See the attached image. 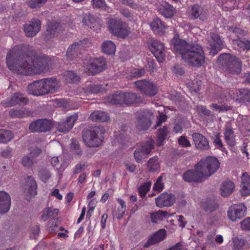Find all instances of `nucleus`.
<instances>
[{
	"mask_svg": "<svg viewBox=\"0 0 250 250\" xmlns=\"http://www.w3.org/2000/svg\"><path fill=\"white\" fill-rule=\"evenodd\" d=\"M42 152V149L39 147H36L33 150L30 151L29 155L34 160L35 158L37 157Z\"/></svg>",
	"mask_w": 250,
	"mask_h": 250,
	"instance_id": "nucleus-63",
	"label": "nucleus"
},
{
	"mask_svg": "<svg viewBox=\"0 0 250 250\" xmlns=\"http://www.w3.org/2000/svg\"><path fill=\"white\" fill-rule=\"evenodd\" d=\"M61 30L60 23L55 21H48L47 23L46 35L49 38L54 37Z\"/></svg>",
	"mask_w": 250,
	"mask_h": 250,
	"instance_id": "nucleus-30",
	"label": "nucleus"
},
{
	"mask_svg": "<svg viewBox=\"0 0 250 250\" xmlns=\"http://www.w3.org/2000/svg\"><path fill=\"white\" fill-rule=\"evenodd\" d=\"M10 205V195L4 191H0V213H6L9 210Z\"/></svg>",
	"mask_w": 250,
	"mask_h": 250,
	"instance_id": "nucleus-23",
	"label": "nucleus"
},
{
	"mask_svg": "<svg viewBox=\"0 0 250 250\" xmlns=\"http://www.w3.org/2000/svg\"><path fill=\"white\" fill-rule=\"evenodd\" d=\"M245 244V240L238 237L232 239V246L233 250H243Z\"/></svg>",
	"mask_w": 250,
	"mask_h": 250,
	"instance_id": "nucleus-43",
	"label": "nucleus"
},
{
	"mask_svg": "<svg viewBox=\"0 0 250 250\" xmlns=\"http://www.w3.org/2000/svg\"><path fill=\"white\" fill-rule=\"evenodd\" d=\"M162 179L163 177L161 176H159L157 179L156 182L155 183L153 187V188L155 190L160 191L164 188V184L162 183Z\"/></svg>",
	"mask_w": 250,
	"mask_h": 250,
	"instance_id": "nucleus-57",
	"label": "nucleus"
},
{
	"mask_svg": "<svg viewBox=\"0 0 250 250\" xmlns=\"http://www.w3.org/2000/svg\"><path fill=\"white\" fill-rule=\"evenodd\" d=\"M183 60L192 66L199 67L202 65L205 62V57L202 46L198 44H192Z\"/></svg>",
	"mask_w": 250,
	"mask_h": 250,
	"instance_id": "nucleus-5",
	"label": "nucleus"
},
{
	"mask_svg": "<svg viewBox=\"0 0 250 250\" xmlns=\"http://www.w3.org/2000/svg\"><path fill=\"white\" fill-rule=\"evenodd\" d=\"M108 24L109 31L114 36L125 38L128 35L129 31L126 24L121 20L110 19Z\"/></svg>",
	"mask_w": 250,
	"mask_h": 250,
	"instance_id": "nucleus-7",
	"label": "nucleus"
},
{
	"mask_svg": "<svg viewBox=\"0 0 250 250\" xmlns=\"http://www.w3.org/2000/svg\"><path fill=\"white\" fill-rule=\"evenodd\" d=\"M24 193L26 194V199L29 201L31 198L37 194V185L33 177L28 176L24 185Z\"/></svg>",
	"mask_w": 250,
	"mask_h": 250,
	"instance_id": "nucleus-20",
	"label": "nucleus"
},
{
	"mask_svg": "<svg viewBox=\"0 0 250 250\" xmlns=\"http://www.w3.org/2000/svg\"><path fill=\"white\" fill-rule=\"evenodd\" d=\"M81 43L82 42H75L68 47L66 57L67 59L74 60L79 57L81 54Z\"/></svg>",
	"mask_w": 250,
	"mask_h": 250,
	"instance_id": "nucleus-22",
	"label": "nucleus"
},
{
	"mask_svg": "<svg viewBox=\"0 0 250 250\" xmlns=\"http://www.w3.org/2000/svg\"><path fill=\"white\" fill-rule=\"evenodd\" d=\"M59 87L58 81L55 78H46L35 81L27 86L29 94L40 96L55 93Z\"/></svg>",
	"mask_w": 250,
	"mask_h": 250,
	"instance_id": "nucleus-2",
	"label": "nucleus"
},
{
	"mask_svg": "<svg viewBox=\"0 0 250 250\" xmlns=\"http://www.w3.org/2000/svg\"><path fill=\"white\" fill-rule=\"evenodd\" d=\"M238 45L244 50L250 49V41L248 40L239 41L237 42Z\"/></svg>",
	"mask_w": 250,
	"mask_h": 250,
	"instance_id": "nucleus-60",
	"label": "nucleus"
},
{
	"mask_svg": "<svg viewBox=\"0 0 250 250\" xmlns=\"http://www.w3.org/2000/svg\"><path fill=\"white\" fill-rule=\"evenodd\" d=\"M175 51L181 55L182 59L184 58L185 54H187L192 44L188 43L185 40L180 39L176 36L171 40Z\"/></svg>",
	"mask_w": 250,
	"mask_h": 250,
	"instance_id": "nucleus-16",
	"label": "nucleus"
},
{
	"mask_svg": "<svg viewBox=\"0 0 250 250\" xmlns=\"http://www.w3.org/2000/svg\"><path fill=\"white\" fill-rule=\"evenodd\" d=\"M242 184H250V176L246 172H244L241 177Z\"/></svg>",
	"mask_w": 250,
	"mask_h": 250,
	"instance_id": "nucleus-64",
	"label": "nucleus"
},
{
	"mask_svg": "<svg viewBox=\"0 0 250 250\" xmlns=\"http://www.w3.org/2000/svg\"><path fill=\"white\" fill-rule=\"evenodd\" d=\"M124 104H140L143 102V99L136 93L125 92H123Z\"/></svg>",
	"mask_w": 250,
	"mask_h": 250,
	"instance_id": "nucleus-25",
	"label": "nucleus"
},
{
	"mask_svg": "<svg viewBox=\"0 0 250 250\" xmlns=\"http://www.w3.org/2000/svg\"><path fill=\"white\" fill-rule=\"evenodd\" d=\"M151 183L150 182L145 183L138 188V192L141 197H144L147 191L149 190Z\"/></svg>",
	"mask_w": 250,
	"mask_h": 250,
	"instance_id": "nucleus-45",
	"label": "nucleus"
},
{
	"mask_svg": "<svg viewBox=\"0 0 250 250\" xmlns=\"http://www.w3.org/2000/svg\"><path fill=\"white\" fill-rule=\"evenodd\" d=\"M172 73L177 76H181L184 74L185 71L182 67L178 64H175L172 69Z\"/></svg>",
	"mask_w": 250,
	"mask_h": 250,
	"instance_id": "nucleus-56",
	"label": "nucleus"
},
{
	"mask_svg": "<svg viewBox=\"0 0 250 250\" xmlns=\"http://www.w3.org/2000/svg\"><path fill=\"white\" fill-rule=\"evenodd\" d=\"M150 25L154 32L161 35L163 34L166 28L164 23L159 18L154 19Z\"/></svg>",
	"mask_w": 250,
	"mask_h": 250,
	"instance_id": "nucleus-32",
	"label": "nucleus"
},
{
	"mask_svg": "<svg viewBox=\"0 0 250 250\" xmlns=\"http://www.w3.org/2000/svg\"><path fill=\"white\" fill-rule=\"evenodd\" d=\"M102 50L106 54H112L115 52L116 46L112 42L106 41L103 43Z\"/></svg>",
	"mask_w": 250,
	"mask_h": 250,
	"instance_id": "nucleus-40",
	"label": "nucleus"
},
{
	"mask_svg": "<svg viewBox=\"0 0 250 250\" xmlns=\"http://www.w3.org/2000/svg\"><path fill=\"white\" fill-rule=\"evenodd\" d=\"M203 11V8L199 4L193 5L189 10L190 18L193 20L199 19L202 21L206 20L207 17L202 13Z\"/></svg>",
	"mask_w": 250,
	"mask_h": 250,
	"instance_id": "nucleus-26",
	"label": "nucleus"
},
{
	"mask_svg": "<svg viewBox=\"0 0 250 250\" xmlns=\"http://www.w3.org/2000/svg\"><path fill=\"white\" fill-rule=\"evenodd\" d=\"M63 79L64 82L68 83L78 81L80 77L74 71H67L64 73Z\"/></svg>",
	"mask_w": 250,
	"mask_h": 250,
	"instance_id": "nucleus-39",
	"label": "nucleus"
},
{
	"mask_svg": "<svg viewBox=\"0 0 250 250\" xmlns=\"http://www.w3.org/2000/svg\"><path fill=\"white\" fill-rule=\"evenodd\" d=\"M193 140L197 148L202 150H207L210 149L208 140L202 134L199 133H194L192 135Z\"/></svg>",
	"mask_w": 250,
	"mask_h": 250,
	"instance_id": "nucleus-21",
	"label": "nucleus"
},
{
	"mask_svg": "<svg viewBox=\"0 0 250 250\" xmlns=\"http://www.w3.org/2000/svg\"><path fill=\"white\" fill-rule=\"evenodd\" d=\"M166 235L165 229H160L151 236L145 244L144 247L147 248L152 245H154L164 240Z\"/></svg>",
	"mask_w": 250,
	"mask_h": 250,
	"instance_id": "nucleus-24",
	"label": "nucleus"
},
{
	"mask_svg": "<svg viewBox=\"0 0 250 250\" xmlns=\"http://www.w3.org/2000/svg\"><path fill=\"white\" fill-rule=\"evenodd\" d=\"M168 214V212L166 211L159 210L157 212L151 213L150 220L153 223H156L159 221H162Z\"/></svg>",
	"mask_w": 250,
	"mask_h": 250,
	"instance_id": "nucleus-37",
	"label": "nucleus"
},
{
	"mask_svg": "<svg viewBox=\"0 0 250 250\" xmlns=\"http://www.w3.org/2000/svg\"><path fill=\"white\" fill-rule=\"evenodd\" d=\"M89 118L96 122H105L109 120L108 114L104 111H95L91 113Z\"/></svg>",
	"mask_w": 250,
	"mask_h": 250,
	"instance_id": "nucleus-29",
	"label": "nucleus"
},
{
	"mask_svg": "<svg viewBox=\"0 0 250 250\" xmlns=\"http://www.w3.org/2000/svg\"><path fill=\"white\" fill-rule=\"evenodd\" d=\"M9 113L12 118H22L25 115V111L21 109H12Z\"/></svg>",
	"mask_w": 250,
	"mask_h": 250,
	"instance_id": "nucleus-50",
	"label": "nucleus"
},
{
	"mask_svg": "<svg viewBox=\"0 0 250 250\" xmlns=\"http://www.w3.org/2000/svg\"><path fill=\"white\" fill-rule=\"evenodd\" d=\"M154 141L150 138L148 139L146 143L141 148L136 150L134 152V156L137 163H140L145 155H147L154 149Z\"/></svg>",
	"mask_w": 250,
	"mask_h": 250,
	"instance_id": "nucleus-14",
	"label": "nucleus"
},
{
	"mask_svg": "<svg viewBox=\"0 0 250 250\" xmlns=\"http://www.w3.org/2000/svg\"><path fill=\"white\" fill-rule=\"evenodd\" d=\"M247 208L243 204H234L231 206L228 211L229 219L232 221L240 219L246 214Z\"/></svg>",
	"mask_w": 250,
	"mask_h": 250,
	"instance_id": "nucleus-11",
	"label": "nucleus"
},
{
	"mask_svg": "<svg viewBox=\"0 0 250 250\" xmlns=\"http://www.w3.org/2000/svg\"><path fill=\"white\" fill-rule=\"evenodd\" d=\"M153 113L147 109L144 110L138 118L136 127L138 130H146L151 124V120L153 119Z\"/></svg>",
	"mask_w": 250,
	"mask_h": 250,
	"instance_id": "nucleus-12",
	"label": "nucleus"
},
{
	"mask_svg": "<svg viewBox=\"0 0 250 250\" xmlns=\"http://www.w3.org/2000/svg\"><path fill=\"white\" fill-rule=\"evenodd\" d=\"M134 84L140 92L148 97H153L158 92L157 86L152 82L146 79L137 81Z\"/></svg>",
	"mask_w": 250,
	"mask_h": 250,
	"instance_id": "nucleus-9",
	"label": "nucleus"
},
{
	"mask_svg": "<svg viewBox=\"0 0 250 250\" xmlns=\"http://www.w3.org/2000/svg\"><path fill=\"white\" fill-rule=\"evenodd\" d=\"M196 109L199 114H202L204 116L211 118L214 117V115L211 113V111L207 109L206 106L202 105H198L196 106Z\"/></svg>",
	"mask_w": 250,
	"mask_h": 250,
	"instance_id": "nucleus-48",
	"label": "nucleus"
},
{
	"mask_svg": "<svg viewBox=\"0 0 250 250\" xmlns=\"http://www.w3.org/2000/svg\"><path fill=\"white\" fill-rule=\"evenodd\" d=\"M58 209H51L50 208H46L42 211V218L44 221H45L50 218L56 217L58 215Z\"/></svg>",
	"mask_w": 250,
	"mask_h": 250,
	"instance_id": "nucleus-36",
	"label": "nucleus"
},
{
	"mask_svg": "<svg viewBox=\"0 0 250 250\" xmlns=\"http://www.w3.org/2000/svg\"><path fill=\"white\" fill-rule=\"evenodd\" d=\"M78 118V114H74L69 116L65 120L55 123L54 125L58 131L66 133L72 129Z\"/></svg>",
	"mask_w": 250,
	"mask_h": 250,
	"instance_id": "nucleus-13",
	"label": "nucleus"
},
{
	"mask_svg": "<svg viewBox=\"0 0 250 250\" xmlns=\"http://www.w3.org/2000/svg\"><path fill=\"white\" fill-rule=\"evenodd\" d=\"M47 1V0H30L28 2V4L30 8H36L42 6Z\"/></svg>",
	"mask_w": 250,
	"mask_h": 250,
	"instance_id": "nucleus-51",
	"label": "nucleus"
},
{
	"mask_svg": "<svg viewBox=\"0 0 250 250\" xmlns=\"http://www.w3.org/2000/svg\"><path fill=\"white\" fill-rule=\"evenodd\" d=\"M198 164L206 179L213 175L219 169L220 165L219 160L212 156L201 159Z\"/></svg>",
	"mask_w": 250,
	"mask_h": 250,
	"instance_id": "nucleus-6",
	"label": "nucleus"
},
{
	"mask_svg": "<svg viewBox=\"0 0 250 250\" xmlns=\"http://www.w3.org/2000/svg\"><path fill=\"white\" fill-rule=\"evenodd\" d=\"M21 164L26 167H30L33 165V159L29 155L24 156L21 159Z\"/></svg>",
	"mask_w": 250,
	"mask_h": 250,
	"instance_id": "nucleus-52",
	"label": "nucleus"
},
{
	"mask_svg": "<svg viewBox=\"0 0 250 250\" xmlns=\"http://www.w3.org/2000/svg\"><path fill=\"white\" fill-rule=\"evenodd\" d=\"M41 28V21L38 19H33L24 25V31L26 36L32 37L40 31Z\"/></svg>",
	"mask_w": 250,
	"mask_h": 250,
	"instance_id": "nucleus-17",
	"label": "nucleus"
},
{
	"mask_svg": "<svg viewBox=\"0 0 250 250\" xmlns=\"http://www.w3.org/2000/svg\"><path fill=\"white\" fill-rule=\"evenodd\" d=\"M178 143L183 147L190 146L191 145L189 141L184 136H182L179 138Z\"/></svg>",
	"mask_w": 250,
	"mask_h": 250,
	"instance_id": "nucleus-61",
	"label": "nucleus"
},
{
	"mask_svg": "<svg viewBox=\"0 0 250 250\" xmlns=\"http://www.w3.org/2000/svg\"><path fill=\"white\" fill-rule=\"evenodd\" d=\"M14 137L11 131L0 129V144H6L10 142Z\"/></svg>",
	"mask_w": 250,
	"mask_h": 250,
	"instance_id": "nucleus-34",
	"label": "nucleus"
},
{
	"mask_svg": "<svg viewBox=\"0 0 250 250\" xmlns=\"http://www.w3.org/2000/svg\"><path fill=\"white\" fill-rule=\"evenodd\" d=\"M123 92L117 91L111 95H109L107 98V101L113 104H123L124 98Z\"/></svg>",
	"mask_w": 250,
	"mask_h": 250,
	"instance_id": "nucleus-31",
	"label": "nucleus"
},
{
	"mask_svg": "<svg viewBox=\"0 0 250 250\" xmlns=\"http://www.w3.org/2000/svg\"><path fill=\"white\" fill-rule=\"evenodd\" d=\"M234 188L235 185L232 181L230 180L224 181L220 188L221 195L224 197L229 196L233 192Z\"/></svg>",
	"mask_w": 250,
	"mask_h": 250,
	"instance_id": "nucleus-28",
	"label": "nucleus"
},
{
	"mask_svg": "<svg viewBox=\"0 0 250 250\" xmlns=\"http://www.w3.org/2000/svg\"><path fill=\"white\" fill-rule=\"evenodd\" d=\"M241 193L243 196H247L250 194V184H242L241 185Z\"/></svg>",
	"mask_w": 250,
	"mask_h": 250,
	"instance_id": "nucleus-58",
	"label": "nucleus"
},
{
	"mask_svg": "<svg viewBox=\"0 0 250 250\" xmlns=\"http://www.w3.org/2000/svg\"><path fill=\"white\" fill-rule=\"evenodd\" d=\"M92 3L94 7L106 9L107 5L104 0H92Z\"/></svg>",
	"mask_w": 250,
	"mask_h": 250,
	"instance_id": "nucleus-53",
	"label": "nucleus"
},
{
	"mask_svg": "<svg viewBox=\"0 0 250 250\" xmlns=\"http://www.w3.org/2000/svg\"><path fill=\"white\" fill-rule=\"evenodd\" d=\"M156 205L159 208L170 207L175 202V197L172 193L167 192L161 193L155 198Z\"/></svg>",
	"mask_w": 250,
	"mask_h": 250,
	"instance_id": "nucleus-19",
	"label": "nucleus"
},
{
	"mask_svg": "<svg viewBox=\"0 0 250 250\" xmlns=\"http://www.w3.org/2000/svg\"><path fill=\"white\" fill-rule=\"evenodd\" d=\"M150 50L159 62H162L165 59V49L160 41L154 40L150 47Z\"/></svg>",
	"mask_w": 250,
	"mask_h": 250,
	"instance_id": "nucleus-18",
	"label": "nucleus"
},
{
	"mask_svg": "<svg viewBox=\"0 0 250 250\" xmlns=\"http://www.w3.org/2000/svg\"><path fill=\"white\" fill-rule=\"evenodd\" d=\"M105 132L102 126H90L83 129L82 132L83 140L88 147H97L103 142L102 135Z\"/></svg>",
	"mask_w": 250,
	"mask_h": 250,
	"instance_id": "nucleus-3",
	"label": "nucleus"
},
{
	"mask_svg": "<svg viewBox=\"0 0 250 250\" xmlns=\"http://www.w3.org/2000/svg\"><path fill=\"white\" fill-rule=\"evenodd\" d=\"M50 61L49 57L38 54L29 45L16 46L8 51L6 58L10 70L25 75L41 74L47 71Z\"/></svg>",
	"mask_w": 250,
	"mask_h": 250,
	"instance_id": "nucleus-1",
	"label": "nucleus"
},
{
	"mask_svg": "<svg viewBox=\"0 0 250 250\" xmlns=\"http://www.w3.org/2000/svg\"><path fill=\"white\" fill-rule=\"evenodd\" d=\"M53 125L51 121L40 119L32 122L29 125V129L32 132H46L49 131Z\"/></svg>",
	"mask_w": 250,
	"mask_h": 250,
	"instance_id": "nucleus-10",
	"label": "nucleus"
},
{
	"mask_svg": "<svg viewBox=\"0 0 250 250\" xmlns=\"http://www.w3.org/2000/svg\"><path fill=\"white\" fill-rule=\"evenodd\" d=\"M218 207L217 204L210 201L206 202L203 205L204 209L209 213H211L216 210Z\"/></svg>",
	"mask_w": 250,
	"mask_h": 250,
	"instance_id": "nucleus-46",
	"label": "nucleus"
},
{
	"mask_svg": "<svg viewBox=\"0 0 250 250\" xmlns=\"http://www.w3.org/2000/svg\"><path fill=\"white\" fill-rule=\"evenodd\" d=\"M182 177L185 182L188 183H199L206 179L198 163L194 166V169L186 171Z\"/></svg>",
	"mask_w": 250,
	"mask_h": 250,
	"instance_id": "nucleus-8",
	"label": "nucleus"
},
{
	"mask_svg": "<svg viewBox=\"0 0 250 250\" xmlns=\"http://www.w3.org/2000/svg\"><path fill=\"white\" fill-rule=\"evenodd\" d=\"M70 148L72 151L74 152V153L79 155V156H81L82 154V151L80 147V145L78 144V141L76 140L72 139L71 140V144Z\"/></svg>",
	"mask_w": 250,
	"mask_h": 250,
	"instance_id": "nucleus-47",
	"label": "nucleus"
},
{
	"mask_svg": "<svg viewBox=\"0 0 250 250\" xmlns=\"http://www.w3.org/2000/svg\"><path fill=\"white\" fill-rule=\"evenodd\" d=\"M27 101V99L22 94L15 93L10 99L9 104L10 105H14L17 104H26Z\"/></svg>",
	"mask_w": 250,
	"mask_h": 250,
	"instance_id": "nucleus-33",
	"label": "nucleus"
},
{
	"mask_svg": "<svg viewBox=\"0 0 250 250\" xmlns=\"http://www.w3.org/2000/svg\"><path fill=\"white\" fill-rule=\"evenodd\" d=\"M82 22L83 25L92 28L96 25L97 20L93 15L88 13L84 15Z\"/></svg>",
	"mask_w": 250,
	"mask_h": 250,
	"instance_id": "nucleus-35",
	"label": "nucleus"
},
{
	"mask_svg": "<svg viewBox=\"0 0 250 250\" xmlns=\"http://www.w3.org/2000/svg\"><path fill=\"white\" fill-rule=\"evenodd\" d=\"M147 164L149 171L150 172L156 171L160 168V164L157 156H155L150 158L147 162Z\"/></svg>",
	"mask_w": 250,
	"mask_h": 250,
	"instance_id": "nucleus-42",
	"label": "nucleus"
},
{
	"mask_svg": "<svg viewBox=\"0 0 250 250\" xmlns=\"http://www.w3.org/2000/svg\"><path fill=\"white\" fill-rule=\"evenodd\" d=\"M86 69L92 75H95L101 72V66L94 64V62L93 61L87 65Z\"/></svg>",
	"mask_w": 250,
	"mask_h": 250,
	"instance_id": "nucleus-49",
	"label": "nucleus"
},
{
	"mask_svg": "<svg viewBox=\"0 0 250 250\" xmlns=\"http://www.w3.org/2000/svg\"><path fill=\"white\" fill-rule=\"evenodd\" d=\"M168 133L167 127L166 126H164L163 128L159 129L157 133V140L158 146H160L162 145L163 143L167 136Z\"/></svg>",
	"mask_w": 250,
	"mask_h": 250,
	"instance_id": "nucleus-41",
	"label": "nucleus"
},
{
	"mask_svg": "<svg viewBox=\"0 0 250 250\" xmlns=\"http://www.w3.org/2000/svg\"><path fill=\"white\" fill-rule=\"evenodd\" d=\"M241 228L243 230H250V218L248 217L241 222Z\"/></svg>",
	"mask_w": 250,
	"mask_h": 250,
	"instance_id": "nucleus-62",
	"label": "nucleus"
},
{
	"mask_svg": "<svg viewBox=\"0 0 250 250\" xmlns=\"http://www.w3.org/2000/svg\"><path fill=\"white\" fill-rule=\"evenodd\" d=\"M219 64L229 74H238L242 70L241 61L235 56L229 53L221 54L217 59Z\"/></svg>",
	"mask_w": 250,
	"mask_h": 250,
	"instance_id": "nucleus-4",
	"label": "nucleus"
},
{
	"mask_svg": "<svg viewBox=\"0 0 250 250\" xmlns=\"http://www.w3.org/2000/svg\"><path fill=\"white\" fill-rule=\"evenodd\" d=\"M224 135L228 144L231 146H234L236 142L234 138L233 131L232 129L229 126H226Z\"/></svg>",
	"mask_w": 250,
	"mask_h": 250,
	"instance_id": "nucleus-38",
	"label": "nucleus"
},
{
	"mask_svg": "<svg viewBox=\"0 0 250 250\" xmlns=\"http://www.w3.org/2000/svg\"><path fill=\"white\" fill-rule=\"evenodd\" d=\"M94 64L97 66H100L101 67V72L105 68L106 61L104 58H95L93 60Z\"/></svg>",
	"mask_w": 250,
	"mask_h": 250,
	"instance_id": "nucleus-55",
	"label": "nucleus"
},
{
	"mask_svg": "<svg viewBox=\"0 0 250 250\" xmlns=\"http://www.w3.org/2000/svg\"><path fill=\"white\" fill-rule=\"evenodd\" d=\"M209 36L208 48L210 50V53L214 56L222 49L223 44L219 36L216 33L210 32Z\"/></svg>",
	"mask_w": 250,
	"mask_h": 250,
	"instance_id": "nucleus-15",
	"label": "nucleus"
},
{
	"mask_svg": "<svg viewBox=\"0 0 250 250\" xmlns=\"http://www.w3.org/2000/svg\"><path fill=\"white\" fill-rule=\"evenodd\" d=\"M240 98L244 102H250V90L243 89L240 91Z\"/></svg>",
	"mask_w": 250,
	"mask_h": 250,
	"instance_id": "nucleus-54",
	"label": "nucleus"
},
{
	"mask_svg": "<svg viewBox=\"0 0 250 250\" xmlns=\"http://www.w3.org/2000/svg\"><path fill=\"white\" fill-rule=\"evenodd\" d=\"M40 177L42 181L46 182L50 177V174L49 171L46 169H42L40 171Z\"/></svg>",
	"mask_w": 250,
	"mask_h": 250,
	"instance_id": "nucleus-59",
	"label": "nucleus"
},
{
	"mask_svg": "<svg viewBox=\"0 0 250 250\" xmlns=\"http://www.w3.org/2000/svg\"><path fill=\"white\" fill-rule=\"evenodd\" d=\"M157 8L160 13L167 18H171L175 13L173 6L166 2H162Z\"/></svg>",
	"mask_w": 250,
	"mask_h": 250,
	"instance_id": "nucleus-27",
	"label": "nucleus"
},
{
	"mask_svg": "<svg viewBox=\"0 0 250 250\" xmlns=\"http://www.w3.org/2000/svg\"><path fill=\"white\" fill-rule=\"evenodd\" d=\"M85 92L91 93H98L103 91L102 86L100 85L92 84L88 85L84 88Z\"/></svg>",
	"mask_w": 250,
	"mask_h": 250,
	"instance_id": "nucleus-44",
	"label": "nucleus"
}]
</instances>
